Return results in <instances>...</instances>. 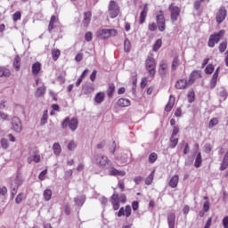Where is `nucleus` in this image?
I'll return each instance as SVG.
<instances>
[{
  "label": "nucleus",
  "instance_id": "obj_1",
  "mask_svg": "<svg viewBox=\"0 0 228 228\" xmlns=\"http://www.w3.org/2000/svg\"><path fill=\"white\" fill-rule=\"evenodd\" d=\"M108 13L110 19H117V17H118V14L120 13V6H118V4H117V2L111 0L109 3Z\"/></svg>",
  "mask_w": 228,
  "mask_h": 228
},
{
  "label": "nucleus",
  "instance_id": "obj_2",
  "mask_svg": "<svg viewBox=\"0 0 228 228\" xmlns=\"http://www.w3.org/2000/svg\"><path fill=\"white\" fill-rule=\"evenodd\" d=\"M117 35H118V32L117 30H115V28H110V29L102 28L98 30L97 32V37L101 40H106V38H110V37H117Z\"/></svg>",
  "mask_w": 228,
  "mask_h": 228
},
{
  "label": "nucleus",
  "instance_id": "obj_3",
  "mask_svg": "<svg viewBox=\"0 0 228 228\" xmlns=\"http://www.w3.org/2000/svg\"><path fill=\"white\" fill-rule=\"evenodd\" d=\"M78 121L77 118H72L69 119V118H66L63 122L61 123L62 129H66V127H69L72 131H76L77 129Z\"/></svg>",
  "mask_w": 228,
  "mask_h": 228
},
{
  "label": "nucleus",
  "instance_id": "obj_4",
  "mask_svg": "<svg viewBox=\"0 0 228 228\" xmlns=\"http://www.w3.org/2000/svg\"><path fill=\"white\" fill-rule=\"evenodd\" d=\"M146 69L148 70L150 76L154 77L156 74V60L153 57L149 56L146 60Z\"/></svg>",
  "mask_w": 228,
  "mask_h": 228
},
{
  "label": "nucleus",
  "instance_id": "obj_5",
  "mask_svg": "<svg viewBox=\"0 0 228 228\" xmlns=\"http://www.w3.org/2000/svg\"><path fill=\"white\" fill-rule=\"evenodd\" d=\"M224 37V31L221 30L216 34L211 35L209 37L208 45V47H215V44H218L220 40H222V37Z\"/></svg>",
  "mask_w": 228,
  "mask_h": 228
},
{
  "label": "nucleus",
  "instance_id": "obj_6",
  "mask_svg": "<svg viewBox=\"0 0 228 228\" xmlns=\"http://www.w3.org/2000/svg\"><path fill=\"white\" fill-rule=\"evenodd\" d=\"M94 161L96 165H99V167H102V168H104L106 165H110L111 163L110 159H108V157L98 154L94 157Z\"/></svg>",
  "mask_w": 228,
  "mask_h": 228
},
{
  "label": "nucleus",
  "instance_id": "obj_7",
  "mask_svg": "<svg viewBox=\"0 0 228 228\" xmlns=\"http://www.w3.org/2000/svg\"><path fill=\"white\" fill-rule=\"evenodd\" d=\"M168 10L171 13V21L175 22L179 15H181V9L174 4H171L168 7Z\"/></svg>",
  "mask_w": 228,
  "mask_h": 228
},
{
  "label": "nucleus",
  "instance_id": "obj_8",
  "mask_svg": "<svg viewBox=\"0 0 228 228\" xmlns=\"http://www.w3.org/2000/svg\"><path fill=\"white\" fill-rule=\"evenodd\" d=\"M12 128L15 133H20L22 131V122L20 121V118L17 117L12 118Z\"/></svg>",
  "mask_w": 228,
  "mask_h": 228
},
{
  "label": "nucleus",
  "instance_id": "obj_9",
  "mask_svg": "<svg viewBox=\"0 0 228 228\" xmlns=\"http://www.w3.org/2000/svg\"><path fill=\"white\" fill-rule=\"evenodd\" d=\"M227 17V10L225 7H221L216 15V20L217 24H222L225 18Z\"/></svg>",
  "mask_w": 228,
  "mask_h": 228
},
{
  "label": "nucleus",
  "instance_id": "obj_10",
  "mask_svg": "<svg viewBox=\"0 0 228 228\" xmlns=\"http://www.w3.org/2000/svg\"><path fill=\"white\" fill-rule=\"evenodd\" d=\"M129 156H132L131 152L129 151L121 152L117 155L116 160L121 163L122 165H125L126 163H127L129 159Z\"/></svg>",
  "mask_w": 228,
  "mask_h": 228
},
{
  "label": "nucleus",
  "instance_id": "obj_11",
  "mask_svg": "<svg viewBox=\"0 0 228 228\" xmlns=\"http://www.w3.org/2000/svg\"><path fill=\"white\" fill-rule=\"evenodd\" d=\"M157 24L159 31H165L167 26L165 22V16L163 14L157 15Z\"/></svg>",
  "mask_w": 228,
  "mask_h": 228
},
{
  "label": "nucleus",
  "instance_id": "obj_12",
  "mask_svg": "<svg viewBox=\"0 0 228 228\" xmlns=\"http://www.w3.org/2000/svg\"><path fill=\"white\" fill-rule=\"evenodd\" d=\"M118 216H126V218H129L131 216V206L126 205L125 208L122 207L118 213Z\"/></svg>",
  "mask_w": 228,
  "mask_h": 228
},
{
  "label": "nucleus",
  "instance_id": "obj_13",
  "mask_svg": "<svg viewBox=\"0 0 228 228\" xmlns=\"http://www.w3.org/2000/svg\"><path fill=\"white\" fill-rule=\"evenodd\" d=\"M159 73L161 77H165L168 74V64L165 61H161L159 64Z\"/></svg>",
  "mask_w": 228,
  "mask_h": 228
},
{
  "label": "nucleus",
  "instance_id": "obj_14",
  "mask_svg": "<svg viewBox=\"0 0 228 228\" xmlns=\"http://www.w3.org/2000/svg\"><path fill=\"white\" fill-rule=\"evenodd\" d=\"M186 86H190V80L180 79L175 84V88H177V90H184Z\"/></svg>",
  "mask_w": 228,
  "mask_h": 228
},
{
  "label": "nucleus",
  "instance_id": "obj_15",
  "mask_svg": "<svg viewBox=\"0 0 228 228\" xmlns=\"http://www.w3.org/2000/svg\"><path fill=\"white\" fill-rule=\"evenodd\" d=\"M111 204H112L113 208H114L115 211L119 209V208H120V200H118V194L114 193L111 196Z\"/></svg>",
  "mask_w": 228,
  "mask_h": 228
},
{
  "label": "nucleus",
  "instance_id": "obj_16",
  "mask_svg": "<svg viewBox=\"0 0 228 228\" xmlns=\"http://www.w3.org/2000/svg\"><path fill=\"white\" fill-rule=\"evenodd\" d=\"M200 77H201L200 71L199 70L192 71L189 77V86H191L193 83H195V80L199 79Z\"/></svg>",
  "mask_w": 228,
  "mask_h": 228
},
{
  "label": "nucleus",
  "instance_id": "obj_17",
  "mask_svg": "<svg viewBox=\"0 0 228 228\" xmlns=\"http://www.w3.org/2000/svg\"><path fill=\"white\" fill-rule=\"evenodd\" d=\"M92 20V12H86L84 13V19L82 24L84 28H88L90 21Z\"/></svg>",
  "mask_w": 228,
  "mask_h": 228
},
{
  "label": "nucleus",
  "instance_id": "obj_18",
  "mask_svg": "<svg viewBox=\"0 0 228 228\" xmlns=\"http://www.w3.org/2000/svg\"><path fill=\"white\" fill-rule=\"evenodd\" d=\"M147 12H149V5L145 4L140 13V24H143V22H145V19L147 17Z\"/></svg>",
  "mask_w": 228,
  "mask_h": 228
},
{
  "label": "nucleus",
  "instance_id": "obj_19",
  "mask_svg": "<svg viewBox=\"0 0 228 228\" xmlns=\"http://www.w3.org/2000/svg\"><path fill=\"white\" fill-rule=\"evenodd\" d=\"M20 184H22V177L17 175L16 178L11 182V188L18 190Z\"/></svg>",
  "mask_w": 228,
  "mask_h": 228
},
{
  "label": "nucleus",
  "instance_id": "obj_20",
  "mask_svg": "<svg viewBox=\"0 0 228 228\" xmlns=\"http://www.w3.org/2000/svg\"><path fill=\"white\" fill-rule=\"evenodd\" d=\"M41 70H42V64L40 62L37 61L32 64L33 76H38Z\"/></svg>",
  "mask_w": 228,
  "mask_h": 228
},
{
  "label": "nucleus",
  "instance_id": "obj_21",
  "mask_svg": "<svg viewBox=\"0 0 228 228\" xmlns=\"http://www.w3.org/2000/svg\"><path fill=\"white\" fill-rule=\"evenodd\" d=\"M168 228H175V214L171 213L167 216Z\"/></svg>",
  "mask_w": 228,
  "mask_h": 228
},
{
  "label": "nucleus",
  "instance_id": "obj_22",
  "mask_svg": "<svg viewBox=\"0 0 228 228\" xmlns=\"http://www.w3.org/2000/svg\"><path fill=\"white\" fill-rule=\"evenodd\" d=\"M174 104H175V97L174 95L169 96V102L165 107V111H172V108H174Z\"/></svg>",
  "mask_w": 228,
  "mask_h": 228
},
{
  "label": "nucleus",
  "instance_id": "obj_23",
  "mask_svg": "<svg viewBox=\"0 0 228 228\" xmlns=\"http://www.w3.org/2000/svg\"><path fill=\"white\" fill-rule=\"evenodd\" d=\"M86 200V197L85 196H77L74 198L75 205L78 208H81L83 204H85V201Z\"/></svg>",
  "mask_w": 228,
  "mask_h": 228
},
{
  "label": "nucleus",
  "instance_id": "obj_24",
  "mask_svg": "<svg viewBox=\"0 0 228 228\" xmlns=\"http://www.w3.org/2000/svg\"><path fill=\"white\" fill-rule=\"evenodd\" d=\"M118 106L120 108H127V106H131V101L126 98H120L118 101Z\"/></svg>",
  "mask_w": 228,
  "mask_h": 228
},
{
  "label": "nucleus",
  "instance_id": "obj_25",
  "mask_svg": "<svg viewBox=\"0 0 228 228\" xmlns=\"http://www.w3.org/2000/svg\"><path fill=\"white\" fill-rule=\"evenodd\" d=\"M33 161L34 163H40V155H38V153H34L28 158V163L29 165H31Z\"/></svg>",
  "mask_w": 228,
  "mask_h": 228
},
{
  "label": "nucleus",
  "instance_id": "obj_26",
  "mask_svg": "<svg viewBox=\"0 0 228 228\" xmlns=\"http://www.w3.org/2000/svg\"><path fill=\"white\" fill-rule=\"evenodd\" d=\"M109 175H120L121 177H124V175H126V171L118 170L117 168L112 167V168H110Z\"/></svg>",
  "mask_w": 228,
  "mask_h": 228
},
{
  "label": "nucleus",
  "instance_id": "obj_27",
  "mask_svg": "<svg viewBox=\"0 0 228 228\" xmlns=\"http://www.w3.org/2000/svg\"><path fill=\"white\" fill-rule=\"evenodd\" d=\"M177 184H179V175H175L169 181L170 188H177Z\"/></svg>",
  "mask_w": 228,
  "mask_h": 228
},
{
  "label": "nucleus",
  "instance_id": "obj_28",
  "mask_svg": "<svg viewBox=\"0 0 228 228\" xmlns=\"http://www.w3.org/2000/svg\"><path fill=\"white\" fill-rule=\"evenodd\" d=\"M106 97V94H104V93L100 92L97 93L95 97H94V101L97 104H101L102 102H104V98Z\"/></svg>",
  "mask_w": 228,
  "mask_h": 228
},
{
  "label": "nucleus",
  "instance_id": "obj_29",
  "mask_svg": "<svg viewBox=\"0 0 228 228\" xmlns=\"http://www.w3.org/2000/svg\"><path fill=\"white\" fill-rule=\"evenodd\" d=\"M46 90H47V87H45V86H42L38 87L36 90V97H44V95H45Z\"/></svg>",
  "mask_w": 228,
  "mask_h": 228
},
{
  "label": "nucleus",
  "instance_id": "obj_30",
  "mask_svg": "<svg viewBox=\"0 0 228 228\" xmlns=\"http://www.w3.org/2000/svg\"><path fill=\"white\" fill-rule=\"evenodd\" d=\"M12 65H13L16 72H19L20 70V57L19 55H16L14 57Z\"/></svg>",
  "mask_w": 228,
  "mask_h": 228
},
{
  "label": "nucleus",
  "instance_id": "obj_31",
  "mask_svg": "<svg viewBox=\"0 0 228 228\" xmlns=\"http://www.w3.org/2000/svg\"><path fill=\"white\" fill-rule=\"evenodd\" d=\"M43 197L46 202H49L53 197V191L51 189H45L43 192Z\"/></svg>",
  "mask_w": 228,
  "mask_h": 228
},
{
  "label": "nucleus",
  "instance_id": "obj_32",
  "mask_svg": "<svg viewBox=\"0 0 228 228\" xmlns=\"http://www.w3.org/2000/svg\"><path fill=\"white\" fill-rule=\"evenodd\" d=\"M12 72L7 68H0V77H10Z\"/></svg>",
  "mask_w": 228,
  "mask_h": 228
},
{
  "label": "nucleus",
  "instance_id": "obj_33",
  "mask_svg": "<svg viewBox=\"0 0 228 228\" xmlns=\"http://www.w3.org/2000/svg\"><path fill=\"white\" fill-rule=\"evenodd\" d=\"M56 22H58V17L53 15L51 17L50 23L48 26V31H53V29H54V24H56Z\"/></svg>",
  "mask_w": 228,
  "mask_h": 228
},
{
  "label": "nucleus",
  "instance_id": "obj_34",
  "mask_svg": "<svg viewBox=\"0 0 228 228\" xmlns=\"http://www.w3.org/2000/svg\"><path fill=\"white\" fill-rule=\"evenodd\" d=\"M200 165H202V155L200 153H198L195 162H194V167L196 168H200Z\"/></svg>",
  "mask_w": 228,
  "mask_h": 228
},
{
  "label": "nucleus",
  "instance_id": "obj_35",
  "mask_svg": "<svg viewBox=\"0 0 228 228\" xmlns=\"http://www.w3.org/2000/svg\"><path fill=\"white\" fill-rule=\"evenodd\" d=\"M113 94H115V84H110L107 90V95L111 99V97H113Z\"/></svg>",
  "mask_w": 228,
  "mask_h": 228
},
{
  "label": "nucleus",
  "instance_id": "obj_36",
  "mask_svg": "<svg viewBox=\"0 0 228 228\" xmlns=\"http://www.w3.org/2000/svg\"><path fill=\"white\" fill-rule=\"evenodd\" d=\"M83 90L86 95H90L95 90V87L93 85L86 86Z\"/></svg>",
  "mask_w": 228,
  "mask_h": 228
},
{
  "label": "nucleus",
  "instance_id": "obj_37",
  "mask_svg": "<svg viewBox=\"0 0 228 228\" xmlns=\"http://www.w3.org/2000/svg\"><path fill=\"white\" fill-rule=\"evenodd\" d=\"M53 150L54 154H56V156H60V154L61 153V146L60 145L59 142H55L53 146Z\"/></svg>",
  "mask_w": 228,
  "mask_h": 228
},
{
  "label": "nucleus",
  "instance_id": "obj_38",
  "mask_svg": "<svg viewBox=\"0 0 228 228\" xmlns=\"http://www.w3.org/2000/svg\"><path fill=\"white\" fill-rule=\"evenodd\" d=\"M181 65V62L179 61V57L176 56L174 58L173 62H172V70H177V67Z\"/></svg>",
  "mask_w": 228,
  "mask_h": 228
},
{
  "label": "nucleus",
  "instance_id": "obj_39",
  "mask_svg": "<svg viewBox=\"0 0 228 228\" xmlns=\"http://www.w3.org/2000/svg\"><path fill=\"white\" fill-rule=\"evenodd\" d=\"M170 142H171L170 148L175 149V147L177 146V143H179V139L175 138V136L174 135H171Z\"/></svg>",
  "mask_w": 228,
  "mask_h": 228
},
{
  "label": "nucleus",
  "instance_id": "obj_40",
  "mask_svg": "<svg viewBox=\"0 0 228 228\" xmlns=\"http://www.w3.org/2000/svg\"><path fill=\"white\" fill-rule=\"evenodd\" d=\"M154 170L149 175V176L146 178L145 180V184H147V186L152 184V181H154Z\"/></svg>",
  "mask_w": 228,
  "mask_h": 228
},
{
  "label": "nucleus",
  "instance_id": "obj_41",
  "mask_svg": "<svg viewBox=\"0 0 228 228\" xmlns=\"http://www.w3.org/2000/svg\"><path fill=\"white\" fill-rule=\"evenodd\" d=\"M60 54H61V53L60 50H58V49H53L52 51V56H53V61H56L60 58Z\"/></svg>",
  "mask_w": 228,
  "mask_h": 228
},
{
  "label": "nucleus",
  "instance_id": "obj_42",
  "mask_svg": "<svg viewBox=\"0 0 228 228\" xmlns=\"http://www.w3.org/2000/svg\"><path fill=\"white\" fill-rule=\"evenodd\" d=\"M215 126H218V118H213L208 123V129H213Z\"/></svg>",
  "mask_w": 228,
  "mask_h": 228
},
{
  "label": "nucleus",
  "instance_id": "obj_43",
  "mask_svg": "<svg viewBox=\"0 0 228 228\" xmlns=\"http://www.w3.org/2000/svg\"><path fill=\"white\" fill-rule=\"evenodd\" d=\"M47 118H48L47 110H45L41 118L40 126H45V124H47Z\"/></svg>",
  "mask_w": 228,
  "mask_h": 228
},
{
  "label": "nucleus",
  "instance_id": "obj_44",
  "mask_svg": "<svg viewBox=\"0 0 228 228\" xmlns=\"http://www.w3.org/2000/svg\"><path fill=\"white\" fill-rule=\"evenodd\" d=\"M124 49L125 53H129V51H131V41H129V39H125Z\"/></svg>",
  "mask_w": 228,
  "mask_h": 228
},
{
  "label": "nucleus",
  "instance_id": "obj_45",
  "mask_svg": "<svg viewBox=\"0 0 228 228\" xmlns=\"http://www.w3.org/2000/svg\"><path fill=\"white\" fill-rule=\"evenodd\" d=\"M157 160H158V154L156 152L151 153L149 156V162L152 164V163H156Z\"/></svg>",
  "mask_w": 228,
  "mask_h": 228
},
{
  "label": "nucleus",
  "instance_id": "obj_46",
  "mask_svg": "<svg viewBox=\"0 0 228 228\" xmlns=\"http://www.w3.org/2000/svg\"><path fill=\"white\" fill-rule=\"evenodd\" d=\"M218 81V77L216 75H213L212 78L210 80V88L213 89L215 86H216V83Z\"/></svg>",
  "mask_w": 228,
  "mask_h": 228
},
{
  "label": "nucleus",
  "instance_id": "obj_47",
  "mask_svg": "<svg viewBox=\"0 0 228 228\" xmlns=\"http://www.w3.org/2000/svg\"><path fill=\"white\" fill-rule=\"evenodd\" d=\"M206 74H213L215 72V66L213 64H208L205 69Z\"/></svg>",
  "mask_w": 228,
  "mask_h": 228
},
{
  "label": "nucleus",
  "instance_id": "obj_48",
  "mask_svg": "<svg viewBox=\"0 0 228 228\" xmlns=\"http://www.w3.org/2000/svg\"><path fill=\"white\" fill-rule=\"evenodd\" d=\"M225 49H227V42L223 41L219 45V51H220V53H225Z\"/></svg>",
  "mask_w": 228,
  "mask_h": 228
},
{
  "label": "nucleus",
  "instance_id": "obj_49",
  "mask_svg": "<svg viewBox=\"0 0 228 228\" xmlns=\"http://www.w3.org/2000/svg\"><path fill=\"white\" fill-rule=\"evenodd\" d=\"M1 147H2V149H4V150L8 149V147H9L8 139L3 138L1 140Z\"/></svg>",
  "mask_w": 228,
  "mask_h": 228
},
{
  "label": "nucleus",
  "instance_id": "obj_50",
  "mask_svg": "<svg viewBox=\"0 0 228 228\" xmlns=\"http://www.w3.org/2000/svg\"><path fill=\"white\" fill-rule=\"evenodd\" d=\"M45 175H47V169L43 170L39 175H38V179H40V181H45Z\"/></svg>",
  "mask_w": 228,
  "mask_h": 228
},
{
  "label": "nucleus",
  "instance_id": "obj_51",
  "mask_svg": "<svg viewBox=\"0 0 228 228\" xmlns=\"http://www.w3.org/2000/svg\"><path fill=\"white\" fill-rule=\"evenodd\" d=\"M23 200H24V194L23 193L18 194L15 200L16 204H20V202H22Z\"/></svg>",
  "mask_w": 228,
  "mask_h": 228
},
{
  "label": "nucleus",
  "instance_id": "obj_52",
  "mask_svg": "<svg viewBox=\"0 0 228 228\" xmlns=\"http://www.w3.org/2000/svg\"><path fill=\"white\" fill-rule=\"evenodd\" d=\"M20 12H16L13 15H12V19L14 22H17V20H20Z\"/></svg>",
  "mask_w": 228,
  "mask_h": 228
},
{
  "label": "nucleus",
  "instance_id": "obj_53",
  "mask_svg": "<svg viewBox=\"0 0 228 228\" xmlns=\"http://www.w3.org/2000/svg\"><path fill=\"white\" fill-rule=\"evenodd\" d=\"M161 39H158L153 46V51H158L161 47Z\"/></svg>",
  "mask_w": 228,
  "mask_h": 228
},
{
  "label": "nucleus",
  "instance_id": "obj_54",
  "mask_svg": "<svg viewBox=\"0 0 228 228\" xmlns=\"http://www.w3.org/2000/svg\"><path fill=\"white\" fill-rule=\"evenodd\" d=\"M76 147H77V144L76 142H74V141L69 142L68 144L69 151H74Z\"/></svg>",
  "mask_w": 228,
  "mask_h": 228
},
{
  "label": "nucleus",
  "instance_id": "obj_55",
  "mask_svg": "<svg viewBox=\"0 0 228 228\" xmlns=\"http://www.w3.org/2000/svg\"><path fill=\"white\" fill-rule=\"evenodd\" d=\"M148 29L150 31H156L158 29V25H156V23H151L149 26H148Z\"/></svg>",
  "mask_w": 228,
  "mask_h": 228
},
{
  "label": "nucleus",
  "instance_id": "obj_56",
  "mask_svg": "<svg viewBox=\"0 0 228 228\" xmlns=\"http://www.w3.org/2000/svg\"><path fill=\"white\" fill-rule=\"evenodd\" d=\"M85 38H86V42H92V38H93L92 32H86L85 35Z\"/></svg>",
  "mask_w": 228,
  "mask_h": 228
},
{
  "label": "nucleus",
  "instance_id": "obj_57",
  "mask_svg": "<svg viewBox=\"0 0 228 228\" xmlns=\"http://www.w3.org/2000/svg\"><path fill=\"white\" fill-rule=\"evenodd\" d=\"M96 78H97V69H94L90 75V79L94 83V81H95Z\"/></svg>",
  "mask_w": 228,
  "mask_h": 228
},
{
  "label": "nucleus",
  "instance_id": "obj_58",
  "mask_svg": "<svg viewBox=\"0 0 228 228\" xmlns=\"http://www.w3.org/2000/svg\"><path fill=\"white\" fill-rule=\"evenodd\" d=\"M203 210L205 213H208L209 211V200H206L203 204Z\"/></svg>",
  "mask_w": 228,
  "mask_h": 228
},
{
  "label": "nucleus",
  "instance_id": "obj_59",
  "mask_svg": "<svg viewBox=\"0 0 228 228\" xmlns=\"http://www.w3.org/2000/svg\"><path fill=\"white\" fill-rule=\"evenodd\" d=\"M194 99H195V93H193V92L189 93L188 94L189 102H193Z\"/></svg>",
  "mask_w": 228,
  "mask_h": 228
},
{
  "label": "nucleus",
  "instance_id": "obj_60",
  "mask_svg": "<svg viewBox=\"0 0 228 228\" xmlns=\"http://www.w3.org/2000/svg\"><path fill=\"white\" fill-rule=\"evenodd\" d=\"M65 179H70L72 177V169L67 170L64 175Z\"/></svg>",
  "mask_w": 228,
  "mask_h": 228
},
{
  "label": "nucleus",
  "instance_id": "obj_61",
  "mask_svg": "<svg viewBox=\"0 0 228 228\" xmlns=\"http://www.w3.org/2000/svg\"><path fill=\"white\" fill-rule=\"evenodd\" d=\"M138 208H140V205L138 201H133L132 203V208L134 211H138Z\"/></svg>",
  "mask_w": 228,
  "mask_h": 228
},
{
  "label": "nucleus",
  "instance_id": "obj_62",
  "mask_svg": "<svg viewBox=\"0 0 228 228\" xmlns=\"http://www.w3.org/2000/svg\"><path fill=\"white\" fill-rule=\"evenodd\" d=\"M99 200L102 206H106V204H108V199L104 196L101 197Z\"/></svg>",
  "mask_w": 228,
  "mask_h": 228
},
{
  "label": "nucleus",
  "instance_id": "obj_63",
  "mask_svg": "<svg viewBox=\"0 0 228 228\" xmlns=\"http://www.w3.org/2000/svg\"><path fill=\"white\" fill-rule=\"evenodd\" d=\"M223 227L228 228V216H224L223 219Z\"/></svg>",
  "mask_w": 228,
  "mask_h": 228
},
{
  "label": "nucleus",
  "instance_id": "obj_64",
  "mask_svg": "<svg viewBox=\"0 0 228 228\" xmlns=\"http://www.w3.org/2000/svg\"><path fill=\"white\" fill-rule=\"evenodd\" d=\"M211 222H213V219L209 217L204 226V228H210L211 227Z\"/></svg>",
  "mask_w": 228,
  "mask_h": 228
}]
</instances>
